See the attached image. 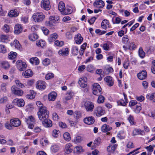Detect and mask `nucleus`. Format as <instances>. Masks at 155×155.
<instances>
[{
  "label": "nucleus",
  "instance_id": "obj_11",
  "mask_svg": "<svg viewBox=\"0 0 155 155\" xmlns=\"http://www.w3.org/2000/svg\"><path fill=\"white\" fill-rule=\"evenodd\" d=\"M69 49L67 48H63L59 50L58 51L59 54L61 56H66L69 54Z\"/></svg>",
  "mask_w": 155,
  "mask_h": 155
},
{
  "label": "nucleus",
  "instance_id": "obj_6",
  "mask_svg": "<svg viewBox=\"0 0 155 155\" xmlns=\"http://www.w3.org/2000/svg\"><path fill=\"white\" fill-rule=\"evenodd\" d=\"M12 93L18 96H21L23 94V91L18 88L15 85H13L11 88Z\"/></svg>",
  "mask_w": 155,
  "mask_h": 155
},
{
  "label": "nucleus",
  "instance_id": "obj_56",
  "mask_svg": "<svg viewBox=\"0 0 155 155\" xmlns=\"http://www.w3.org/2000/svg\"><path fill=\"white\" fill-rule=\"evenodd\" d=\"M15 82L16 85L18 87H20L21 88L24 87H25L24 85L21 83L17 79L15 80Z\"/></svg>",
  "mask_w": 155,
  "mask_h": 155
},
{
  "label": "nucleus",
  "instance_id": "obj_31",
  "mask_svg": "<svg viewBox=\"0 0 155 155\" xmlns=\"http://www.w3.org/2000/svg\"><path fill=\"white\" fill-rule=\"evenodd\" d=\"M109 21L106 19L104 20L101 23L102 28L105 29H106L107 27L109 28Z\"/></svg>",
  "mask_w": 155,
  "mask_h": 155
},
{
  "label": "nucleus",
  "instance_id": "obj_19",
  "mask_svg": "<svg viewBox=\"0 0 155 155\" xmlns=\"http://www.w3.org/2000/svg\"><path fill=\"white\" fill-rule=\"evenodd\" d=\"M22 30L21 25L20 24H17L15 26L14 32L15 34H18L22 31Z\"/></svg>",
  "mask_w": 155,
  "mask_h": 155
},
{
  "label": "nucleus",
  "instance_id": "obj_5",
  "mask_svg": "<svg viewBox=\"0 0 155 155\" xmlns=\"http://www.w3.org/2000/svg\"><path fill=\"white\" fill-rule=\"evenodd\" d=\"M16 66L17 69L20 71L25 70L27 65L25 62L22 61L21 60L17 61L16 63Z\"/></svg>",
  "mask_w": 155,
  "mask_h": 155
},
{
  "label": "nucleus",
  "instance_id": "obj_41",
  "mask_svg": "<svg viewBox=\"0 0 155 155\" xmlns=\"http://www.w3.org/2000/svg\"><path fill=\"white\" fill-rule=\"evenodd\" d=\"M16 53L11 51L8 54V57L9 59H13L16 58Z\"/></svg>",
  "mask_w": 155,
  "mask_h": 155
},
{
  "label": "nucleus",
  "instance_id": "obj_49",
  "mask_svg": "<svg viewBox=\"0 0 155 155\" xmlns=\"http://www.w3.org/2000/svg\"><path fill=\"white\" fill-rule=\"evenodd\" d=\"M105 100L104 97L102 95H99L97 99V102L99 104L104 102Z\"/></svg>",
  "mask_w": 155,
  "mask_h": 155
},
{
  "label": "nucleus",
  "instance_id": "obj_26",
  "mask_svg": "<svg viewBox=\"0 0 155 155\" xmlns=\"http://www.w3.org/2000/svg\"><path fill=\"white\" fill-rule=\"evenodd\" d=\"M105 81L107 83V85L110 86H112L114 84L112 78L110 76H107L104 78Z\"/></svg>",
  "mask_w": 155,
  "mask_h": 155
},
{
  "label": "nucleus",
  "instance_id": "obj_28",
  "mask_svg": "<svg viewBox=\"0 0 155 155\" xmlns=\"http://www.w3.org/2000/svg\"><path fill=\"white\" fill-rule=\"evenodd\" d=\"M78 83L81 87L85 88L87 86V82L83 78H80Z\"/></svg>",
  "mask_w": 155,
  "mask_h": 155
},
{
  "label": "nucleus",
  "instance_id": "obj_43",
  "mask_svg": "<svg viewBox=\"0 0 155 155\" xmlns=\"http://www.w3.org/2000/svg\"><path fill=\"white\" fill-rule=\"evenodd\" d=\"M14 44L16 48L19 50L21 49V46L18 40H15L14 41Z\"/></svg>",
  "mask_w": 155,
  "mask_h": 155
},
{
  "label": "nucleus",
  "instance_id": "obj_25",
  "mask_svg": "<svg viewBox=\"0 0 155 155\" xmlns=\"http://www.w3.org/2000/svg\"><path fill=\"white\" fill-rule=\"evenodd\" d=\"M73 150L72 145L71 143H68L66 144L65 151L66 153L69 154L72 152Z\"/></svg>",
  "mask_w": 155,
  "mask_h": 155
},
{
  "label": "nucleus",
  "instance_id": "obj_37",
  "mask_svg": "<svg viewBox=\"0 0 155 155\" xmlns=\"http://www.w3.org/2000/svg\"><path fill=\"white\" fill-rule=\"evenodd\" d=\"M40 143L42 146H45L48 144L49 142L46 138H43L40 140Z\"/></svg>",
  "mask_w": 155,
  "mask_h": 155
},
{
  "label": "nucleus",
  "instance_id": "obj_12",
  "mask_svg": "<svg viewBox=\"0 0 155 155\" xmlns=\"http://www.w3.org/2000/svg\"><path fill=\"white\" fill-rule=\"evenodd\" d=\"M93 5L95 7L102 8L104 6L105 4L102 0H96L94 2Z\"/></svg>",
  "mask_w": 155,
  "mask_h": 155
},
{
  "label": "nucleus",
  "instance_id": "obj_8",
  "mask_svg": "<svg viewBox=\"0 0 155 155\" xmlns=\"http://www.w3.org/2000/svg\"><path fill=\"white\" fill-rule=\"evenodd\" d=\"M84 106L86 111L89 112H92L94 107V103L90 101L86 102L84 104Z\"/></svg>",
  "mask_w": 155,
  "mask_h": 155
},
{
  "label": "nucleus",
  "instance_id": "obj_39",
  "mask_svg": "<svg viewBox=\"0 0 155 155\" xmlns=\"http://www.w3.org/2000/svg\"><path fill=\"white\" fill-rule=\"evenodd\" d=\"M38 38V35L37 34L33 33L30 35H29V39L32 41H35L37 40Z\"/></svg>",
  "mask_w": 155,
  "mask_h": 155
},
{
  "label": "nucleus",
  "instance_id": "obj_23",
  "mask_svg": "<svg viewBox=\"0 0 155 155\" xmlns=\"http://www.w3.org/2000/svg\"><path fill=\"white\" fill-rule=\"evenodd\" d=\"M117 146V144H110L109 146L107 147V148L108 152L110 153H114L115 150Z\"/></svg>",
  "mask_w": 155,
  "mask_h": 155
},
{
  "label": "nucleus",
  "instance_id": "obj_15",
  "mask_svg": "<svg viewBox=\"0 0 155 155\" xmlns=\"http://www.w3.org/2000/svg\"><path fill=\"white\" fill-rule=\"evenodd\" d=\"M36 87L41 90L44 89L46 87L45 82L42 81H38L36 85Z\"/></svg>",
  "mask_w": 155,
  "mask_h": 155
},
{
  "label": "nucleus",
  "instance_id": "obj_44",
  "mask_svg": "<svg viewBox=\"0 0 155 155\" xmlns=\"http://www.w3.org/2000/svg\"><path fill=\"white\" fill-rule=\"evenodd\" d=\"M8 51V49L4 45H1V53L5 54Z\"/></svg>",
  "mask_w": 155,
  "mask_h": 155
},
{
  "label": "nucleus",
  "instance_id": "obj_33",
  "mask_svg": "<svg viewBox=\"0 0 155 155\" xmlns=\"http://www.w3.org/2000/svg\"><path fill=\"white\" fill-rule=\"evenodd\" d=\"M59 17L56 15L54 16H51L49 18V20L51 22V23H55V22L58 21L59 22Z\"/></svg>",
  "mask_w": 155,
  "mask_h": 155
},
{
  "label": "nucleus",
  "instance_id": "obj_54",
  "mask_svg": "<svg viewBox=\"0 0 155 155\" xmlns=\"http://www.w3.org/2000/svg\"><path fill=\"white\" fill-rule=\"evenodd\" d=\"M42 64L45 66H47L50 64V61L49 59L46 58L42 61Z\"/></svg>",
  "mask_w": 155,
  "mask_h": 155
},
{
  "label": "nucleus",
  "instance_id": "obj_59",
  "mask_svg": "<svg viewBox=\"0 0 155 155\" xmlns=\"http://www.w3.org/2000/svg\"><path fill=\"white\" fill-rule=\"evenodd\" d=\"M146 97L148 99L151 100L155 97V93H152L150 95L149 94H147Z\"/></svg>",
  "mask_w": 155,
  "mask_h": 155
},
{
  "label": "nucleus",
  "instance_id": "obj_24",
  "mask_svg": "<svg viewBox=\"0 0 155 155\" xmlns=\"http://www.w3.org/2000/svg\"><path fill=\"white\" fill-rule=\"evenodd\" d=\"M23 76L26 78H28L32 76L33 72L30 69H28L22 73Z\"/></svg>",
  "mask_w": 155,
  "mask_h": 155
},
{
  "label": "nucleus",
  "instance_id": "obj_1",
  "mask_svg": "<svg viewBox=\"0 0 155 155\" xmlns=\"http://www.w3.org/2000/svg\"><path fill=\"white\" fill-rule=\"evenodd\" d=\"M49 111L46 107H44V108L41 109L40 111L37 113L38 119L41 122L49 118Z\"/></svg>",
  "mask_w": 155,
  "mask_h": 155
},
{
  "label": "nucleus",
  "instance_id": "obj_7",
  "mask_svg": "<svg viewBox=\"0 0 155 155\" xmlns=\"http://www.w3.org/2000/svg\"><path fill=\"white\" fill-rule=\"evenodd\" d=\"M41 7L45 10H49L51 8L49 1V0H42L41 2Z\"/></svg>",
  "mask_w": 155,
  "mask_h": 155
},
{
  "label": "nucleus",
  "instance_id": "obj_22",
  "mask_svg": "<svg viewBox=\"0 0 155 155\" xmlns=\"http://www.w3.org/2000/svg\"><path fill=\"white\" fill-rule=\"evenodd\" d=\"M57 96V93L55 92H52L48 94V99L49 101H54L56 99Z\"/></svg>",
  "mask_w": 155,
  "mask_h": 155
},
{
  "label": "nucleus",
  "instance_id": "obj_46",
  "mask_svg": "<svg viewBox=\"0 0 155 155\" xmlns=\"http://www.w3.org/2000/svg\"><path fill=\"white\" fill-rule=\"evenodd\" d=\"M74 151L78 153H80L84 152V150L81 146H79L75 147L74 149Z\"/></svg>",
  "mask_w": 155,
  "mask_h": 155
},
{
  "label": "nucleus",
  "instance_id": "obj_60",
  "mask_svg": "<svg viewBox=\"0 0 155 155\" xmlns=\"http://www.w3.org/2000/svg\"><path fill=\"white\" fill-rule=\"evenodd\" d=\"M59 131L56 130H54L53 131L52 135L54 137H57L58 135Z\"/></svg>",
  "mask_w": 155,
  "mask_h": 155
},
{
  "label": "nucleus",
  "instance_id": "obj_13",
  "mask_svg": "<svg viewBox=\"0 0 155 155\" xmlns=\"http://www.w3.org/2000/svg\"><path fill=\"white\" fill-rule=\"evenodd\" d=\"M84 123L88 125L93 124L95 121L94 118L92 116L86 117L84 119Z\"/></svg>",
  "mask_w": 155,
  "mask_h": 155
},
{
  "label": "nucleus",
  "instance_id": "obj_47",
  "mask_svg": "<svg viewBox=\"0 0 155 155\" xmlns=\"http://www.w3.org/2000/svg\"><path fill=\"white\" fill-rule=\"evenodd\" d=\"M63 137L64 139L67 141H69L71 139L70 134L68 132H66L64 133Z\"/></svg>",
  "mask_w": 155,
  "mask_h": 155
},
{
  "label": "nucleus",
  "instance_id": "obj_45",
  "mask_svg": "<svg viewBox=\"0 0 155 155\" xmlns=\"http://www.w3.org/2000/svg\"><path fill=\"white\" fill-rule=\"evenodd\" d=\"M59 149V146L57 145H53L51 147V150L53 152H56L58 151Z\"/></svg>",
  "mask_w": 155,
  "mask_h": 155
},
{
  "label": "nucleus",
  "instance_id": "obj_58",
  "mask_svg": "<svg viewBox=\"0 0 155 155\" xmlns=\"http://www.w3.org/2000/svg\"><path fill=\"white\" fill-rule=\"evenodd\" d=\"M127 119L131 124L133 125L134 124V120L133 116L130 115Z\"/></svg>",
  "mask_w": 155,
  "mask_h": 155
},
{
  "label": "nucleus",
  "instance_id": "obj_3",
  "mask_svg": "<svg viewBox=\"0 0 155 155\" xmlns=\"http://www.w3.org/2000/svg\"><path fill=\"white\" fill-rule=\"evenodd\" d=\"M93 93L95 95H99L102 93L101 88L99 84L94 83L92 86Z\"/></svg>",
  "mask_w": 155,
  "mask_h": 155
},
{
  "label": "nucleus",
  "instance_id": "obj_27",
  "mask_svg": "<svg viewBox=\"0 0 155 155\" xmlns=\"http://www.w3.org/2000/svg\"><path fill=\"white\" fill-rule=\"evenodd\" d=\"M58 35L56 33L52 34L50 35L48 38V41L50 42L53 41L58 38Z\"/></svg>",
  "mask_w": 155,
  "mask_h": 155
},
{
  "label": "nucleus",
  "instance_id": "obj_20",
  "mask_svg": "<svg viewBox=\"0 0 155 155\" xmlns=\"http://www.w3.org/2000/svg\"><path fill=\"white\" fill-rule=\"evenodd\" d=\"M25 121L27 124H30L31 123H34L35 122L36 120L34 117L31 115L25 118Z\"/></svg>",
  "mask_w": 155,
  "mask_h": 155
},
{
  "label": "nucleus",
  "instance_id": "obj_61",
  "mask_svg": "<svg viewBox=\"0 0 155 155\" xmlns=\"http://www.w3.org/2000/svg\"><path fill=\"white\" fill-rule=\"evenodd\" d=\"M54 76V74L52 73H49L45 76V78L47 80H49L52 78Z\"/></svg>",
  "mask_w": 155,
  "mask_h": 155
},
{
  "label": "nucleus",
  "instance_id": "obj_34",
  "mask_svg": "<svg viewBox=\"0 0 155 155\" xmlns=\"http://www.w3.org/2000/svg\"><path fill=\"white\" fill-rule=\"evenodd\" d=\"M65 7V4L63 2H59L58 6V10L62 13L64 10Z\"/></svg>",
  "mask_w": 155,
  "mask_h": 155
},
{
  "label": "nucleus",
  "instance_id": "obj_16",
  "mask_svg": "<svg viewBox=\"0 0 155 155\" xmlns=\"http://www.w3.org/2000/svg\"><path fill=\"white\" fill-rule=\"evenodd\" d=\"M13 102L15 105H17L19 107L23 106L25 104L24 101L22 99H15Z\"/></svg>",
  "mask_w": 155,
  "mask_h": 155
},
{
  "label": "nucleus",
  "instance_id": "obj_21",
  "mask_svg": "<svg viewBox=\"0 0 155 155\" xmlns=\"http://www.w3.org/2000/svg\"><path fill=\"white\" fill-rule=\"evenodd\" d=\"M137 77L140 80L145 79L147 76V73L145 70H143L137 74Z\"/></svg>",
  "mask_w": 155,
  "mask_h": 155
},
{
  "label": "nucleus",
  "instance_id": "obj_35",
  "mask_svg": "<svg viewBox=\"0 0 155 155\" xmlns=\"http://www.w3.org/2000/svg\"><path fill=\"white\" fill-rule=\"evenodd\" d=\"M72 12V10L70 7L65 8L62 13L63 15H67L70 14Z\"/></svg>",
  "mask_w": 155,
  "mask_h": 155
},
{
  "label": "nucleus",
  "instance_id": "obj_55",
  "mask_svg": "<svg viewBox=\"0 0 155 155\" xmlns=\"http://www.w3.org/2000/svg\"><path fill=\"white\" fill-rule=\"evenodd\" d=\"M82 140V138L81 136H78L75 138L74 142L75 143H80Z\"/></svg>",
  "mask_w": 155,
  "mask_h": 155
},
{
  "label": "nucleus",
  "instance_id": "obj_48",
  "mask_svg": "<svg viewBox=\"0 0 155 155\" xmlns=\"http://www.w3.org/2000/svg\"><path fill=\"white\" fill-rule=\"evenodd\" d=\"M55 45L57 46L62 47L64 45V42L62 41H59L58 40L55 41L54 42Z\"/></svg>",
  "mask_w": 155,
  "mask_h": 155
},
{
  "label": "nucleus",
  "instance_id": "obj_38",
  "mask_svg": "<svg viewBox=\"0 0 155 155\" xmlns=\"http://www.w3.org/2000/svg\"><path fill=\"white\" fill-rule=\"evenodd\" d=\"M138 54L141 58H143L145 57V53L143 51L142 47H140L138 51Z\"/></svg>",
  "mask_w": 155,
  "mask_h": 155
},
{
  "label": "nucleus",
  "instance_id": "obj_2",
  "mask_svg": "<svg viewBox=\"0 0 155 155\" xmlns=\"http://www.w3.org/2000/svg\"><path fill=\"white\" fill-rule=\"evenodd\" d=\"M45 17V15L41 12L34 13L32 16L34 21L37 22L41 21L44 19Z\"/></svg>",
  "mask_w": 155,
  "mask_h": 155
},
{
  "label": "nucleus",
  "instance_id": "obj_40",
  "mask_svg": "<svg viewBox=\"0 0 155 155\" xmlns=\"http://www.w3.org/2000/svg\"><path fill=\"white\" fill-rule=\"evenodd\" d=\"M36 44L37 46L43 48V47L46 45V43L45 41L41 40L37 41L36 42Z\"/></svg>",
  "mask_w": 155,
  "mask_h": 155
},
{
  "label": "nucleus",
  "instance_id": "obj_14",
  "mask_svg": "<svg viewBox=\"0 0 155 155\" xmlns=\"http://www.w3.org/2000/svg\"><path fill=\"white\" fill-rule=\"evenodd\" d=\"M74 39L76 43L77 44L79 45L82 42L83 38L81 36V34L78 33L75 35Z\"/></svg>",
  "mask_w": 155,
  "mask_h": 155
},
{
  "label": "nucleus",
  "instance_id": "obj_10",
  "mask_svg": "<svg viewBox=\"0 0 155 155\" xmlns=\"http://www.w3.org/2000/svg\"><path fill=\"white\" fill-rule=\"evenodd\" d=\"M10 123L12 126L15 127H18L21 124L20 120L17 118L11 119L10 120Z\"/></svg>",
  "mask_w": 155,
  "mask_h": 155
},
{
  "label": "nucleus",
  "instance_id": "obj_52",
  "mask_svg": "<svg viewBox=\"0 0 155 155\" xmlns=\"http://www.w3.org/2000/svg\"><path fill=\"white\" fill-rule=\"evenodd\" d=\"M36 104L38 107L39 111H40L41 109L44 108V107H46L44 106L43 104L41 103L40 101H37L36 102Z\"/></svg>",
  "mask_w": 155,
  "mask_h": 155
},
{
  "label": "nucleus",
  "instance_id": "obj_57",
  "mask_svg": "<svg viewBox=\"0 0 155 155\" xmlns=\"http://www.w3.org/2000/svg\"><path fill=\"white\" fill-rule=\"evenodd\" d=\"M129 41L128 37L127 35H124L122 38V42L124 44H127Z\"/></svg>",
  "mask_w": 155,
  "mask_h": 155
},
{
  "label": "nucleus",
  "instance_id": "obj_51",
  "mask_svg": "<svg viewBox=\"0 0 155 155\" xmlns=\"http://www.w3.org/2000/svg\"><path fill=\"white\" fill-rule=\"evenodd\" d=\"M8 37L5 35H2L1 36V42H6L8 40Z\"/></svg>",
  "mask_w": 155,
  "mask_h": 155
},
{
  "label": "nucleus",
  "instance_id": "obj_32",
  "mask_svg": "<svg viewBox=\"0 0 155 155\" xmlns=\"http://www.w3.org/2000/svg\"><path fill=\"white\" fill-rule=\"evenodd\" d=\"M30 62L32 64L38 65L39 63V61L37 57L32 58L29 60Z\"/></svg>",
  "mask_w": 155,
  "mask_h": 155
},
{
  "label": "nucleus",
  "instance_id": "obj_62",
  "mask_svg": "<svg viewBox=\"0 0 155 155\" xmlns=\"http://www.w3.org/2000/svg\"><path fill=\"white\" fill-rule=\"evenodd\" d=\"M151 69L152 72L155 74V60H153L152 61V65Z\"/></svg>",
  "mask_w": 155,
  "mask_h": 155
},
{
  "label": "nucleus",
  "instance_id": "obj_64",
  "mask_svg": "<svg viewBox=\"0 0 155 155\" xmlns=\"http://www.w3.org/2000/svg\"><path fill=\"white\" fill-rule=\"evenodd\" d=\"M101 143V139L100 137H98L94 140V143L96 145H98Z\"/></svg>",
  "mask_w": 155,
  "mask_h": 155
},
{
  "label": "nucleus",
  "instance_id": "obj_4",
  "mask_svg": "<svg viewBox=\"0 0 155 155\" xmlns=\"http://www.w3.org/2000/svg\"><path fill=\"white\" fill-rule=\"evenodd\" d=\"M105 110L102 107L99 106L96 107L94 111V114L97 117H100L105 114Z\"/></svg>",
  "mask_w": 155,
  "mask_h": 155
},
{
  "label": "nucleus",
  "instance_id": "obj_63",
  "mask_svg": "<svg viewBox=\"0 0 155 155\" xmlns=\"http://www.w3.org/2000/svg\"><path fill=\"white\" fill-rule=\"evenodd\" d=\"M140 149V148H138L136 150H133V151L130 152L129 153H128L127 155H130L131 154H132V155H135L137 154L138 153H139L138 151H137Z\"/></svg>",
  "mask_w": 155,
  "mask_h": 155
},
{
  "label": "nucleus",
  "instance_id": "obj_30",
  "mask_svg": "<svg viewBox=\"0 0 155 155\" xmlns=\"http://www.w3.org/2000/svg\"><path fill=\"white\" fill-rule=\"evenodd\" d=\"M19 14V13L15 10H12L8 13V15L10 17H15L17 16Z\"/></svg>",
  "mask_w": 155,
  "mask_h": 155
},
{
  "label": "nucleus",
  "instance_id": "obj_29",
  "mask_svg": "<svg viewBox=\"0 0 155 155\" xmlns=\"http://www.w3.org/2000/svg\"><path fill=\"white\" fill-rule=\"evenodd\" d=\"M101 129L102 132H107L111 130L112 129V127H110L108 125L104 124L102 125Z\"/></svg>",
  "mask_w": 155,
  "mask_h": 155
},
{
  "label": "nucleus",
  "instance_id": "obj_36",
  "mask_svg": "<svg viewBox=\"0 0 155 155\" xmlns=\"http://www.w3.org/2000/svg\"><path fill=\"white\" fill-rule=\"evenodd\" d=\"M35 96V93L33 90H30V93L28 94L26 96V97L27 98L31 99H33Z\"/></svg>",
  "mask_w": 155,
  "mask_h": 155
},
{
  "label": "nucleus",
  "instance_id": "obj_50",
  "mask_svg": "<svg viewBox=\"0 0 155 155\" xmlns=\"http://www.w3.org/2000/svg\"><path fill=\"white\" fill-rule=\"evenodd\" d=\"M87 71L89 72H92L95 69L94 66L91 64L88 65L86 68Z\"/></svg>",
  "mask_w": 155,
  "mask_h": 155
},
{
  "label": "nucleus",
  "instance_id": "obj_17",
  "mask_svg": "<svg viewBox=\"0 0 155 155\" xmlns=\"http://www.w3.org/2000/svg\"><path fill=\"white\" fill-rule=\"evenodd\" d=\"M124 96V100H120L118 101L117 102L118 105L125 106L126 105V104L128 102L127 99V96L124 93H123Z\"/></svg>",
  "mask_w": 155,
  "mask_h": 155
},
{
  "label": "nucleus",
  "instance_id": "obj_42",
  "mask_svg": "<svg viewBox=\"0 0 155 155\" xmlns=\"http://www.w3.org/2000/svg\"><path fill=\"white\" fill-rule=\"evenodd\" d=\"M72 52L74 55H77L78 53V49L77 46H73L72 48Z\"/></svg>",
  "mask_w": 155,
  "mask_h": 155
},
{
  "label": "nucleus",
  "instance_id": "obj_18",
  "mask_svg": "<svg viewBox=\"0 0 155 155\" xmlns=\"http://www.w3.org/2000/svg\"><path fill=\"white\" fill-rule=\"evenodd\" d=\"M10 66V64L7 61H3L1 63V68L4 70H8Z\"/></svg>",
  "mask_w": 155,
  "mask_h": 155
},
{
  "label": "nucleus",
  "instance_id": "obj_53",
  "mask_svg": "<svg viewBox=\"0 0 155 155\" xmlns=\"http://www.w3.org/2000/svg\"><path fill=\"white\" fill-rule=\"evenodd\" d=\"M73 96V93L71 92H68L66 94L65 99L67 100H70L71 99Z\"/></svg>",
  "mask_w": 155,
  "mask_h": 155
},
{
  "label": "nucleus",
  "instance_id": "obj_9",
  "mask_svg": "<svg viewBox=\"0 0 155 155\" xmlns=\"http://www.w3.org/2000/svg\"><path fill=\"white\" fill-rule=\"evenodd\" d=\"M42 125L45 128H49L52 126V121L49 118L41 122Z\"/></svg>",
  "mask_w": 155,
  "mask_h": 155
}]
</instances>
